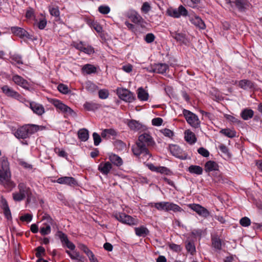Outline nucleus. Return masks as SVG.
<instances>
[{"instance_id": "obj_44", "label": "nucleus", "mask_w": 262, "mask_h": 262, "mask_svg": "<svg viewBox=\"0 0 262 262\" xmlns=\"http://www.w3.org/2000/svg\"><path fill=\"white\" fill-rule=\"evenodd\" d=\"M220 133L230 138H233L236 136V132L229 128L222 129Z\"/></svg>"}, {"instance_id": "obj_38", "label": "nucleus", "mask_w": 262, "mask_h": 262, "mask_svg": "<svg viewBox=\"0 0 262 262\" xmlns=\"http://www.w3.org/2000/svg\"><path fill=\"white\" fill-rule=\"evenodd\" d=\"M36 252L35 253V256L38 258L36 262H48L47 260L41 258V255L45 254V249L43 247H38L36 248Z\"/></svg>"}, {"instance_id": "obj_33", "label": "nucleus", "mask_w": 262, "mask_h": 262, "mask_svg": "<svg viewBox=\"0 0 262 262\" xmlns=\"http://www.w3.org/2000/svg\"><path fill=\"white\" fill-rule=\"evenodd\" d=\"M78 138L83 142L86 141L89 138V130L86 128L80 129L78 131Z\"/></svg>"}, {"instance_id": "obj_2", "label": "nucleus", "mask_w": 262, "mask_h": 262, "mask_svg": "<svg viewBox=\"0 0 262 262\" xmlns=\"http://www.w3.org/2000/svg\"><path fill=\"white\" fill-rule=\"evenodd\" d=\"M18 192L13 193V199L15 202H20L24 200L26 196L32 195V191L30 187L27 186L26 183L20 182L18 186Z\"/></svg>"}, {"instance_id": "obj_36", "label": "nucleus", "mask_w": 262, "mask_h": 262, "mask_svg": "<svg viewBox=\"0 0 262 262\" xmlns=\"http://www.w3.org/2000/svg\"><path fill=\"white\" fill-rule=\"evenodd\" d=\"M148 93L142 87L137 90V97L141 101H147L148 98Z\"/></svg>"}, {"instance_id": "obj_53", "label": "nucleus", "mask_w": 262, "mask_h": 262, "mask_svg": "<svg viewBox=\"0 0 262 262\" xmlns=\"http://www.w3.org/2000/svg\"><path fill=\"white\" fill-rule=\"evenodd\" d=\"M110 10V8L107 6L101 5L98 7L99 12L103 14H107Z\"/></svg>"}, {"instance_id": "obj_8", "label": "nucleus", "mask_w": 262, "mask_h": 262, "mask_svg": "<svg viewBox=\"0 0 262 262\" xmlns=\"http://www.w3.org/2000/svg\"><path fill=\"white\" fill-rule=\"evenodd\" d=\"M168 15L174 17L179 18L181 16H186L188 15V11L182 5H180L178 9L169 8L166 11Z\"/></svg>"}, {"instance_id": "obj_23", "label": "nucleus", "mask_w": 262, "mask_h": 262, "mask_svg": "<svg viewBox=\"0 0 262 262\" xmlns=\"http://www.w3.org/2000/svg\"><path fill=\"white\" fill-rule=\"evenodd\" d=\"M112 168V164L110 162H101L98 166V170L103 174L107 175Z\"/></svg>"}, {"instance_id": "obj_22", "label": "nucleus", "mask_w": 262, "mask_h": 262, "mask_svg": "<svg viewBox=\"0 0 262 262\" xmlns=\"http://www.w3.org/2000/svg\"><path fill=\"white\" fill-rule=\"evenodd\" d=\"M211 239L212 247L217 250H221L224 241L220 238L219 235L217 234L212 235Z\"/></svg>"}, {"instance_id": "obj_30", "label": "nucleus", "mask_w": 262, "mask_h": 262, "mask_svg": "<svg viewBox=\"0 0 262 262\" xmlns=\"http://www.w3.org/2000/svg\"><path fill=\"white\" fill-rule=\"evenodd\" d=\"M185 139L188 143L191 144H194L196 141L195 134L189 129L185 132Z\"/></svg>"}, {"instance_id": "obj_19", "label": "nucleus", "mask_w": 262, "mask_h": 262, "mask_svg": "<svg viewBox=\"0 0 262 262\" xmlns=\"http://www.w3.org/2000/svg\"><path fill=\"white\" fill-rule=\"evenodd\" d=\"M148 168L152 171L159 172L166 175H170L172 174L171 170L168 168L164 166H155L153 164H147Z\"/></svg>"}, {"instance_id": "obj_61", "label": "nucleus", "mask_w": 262, "mask_h": 262, "mask_svg": "<svg viewBox=\"0 0 262 262\" xmlns=\"http://www.w3.org/2000/svg\"><path fill=\"white\" fill-rule=\"evenodd\" d=\"M225 117L227 120L230 121L231 122L237 124L240 123V120L232 115L226 114L225 115Z\"/></svg>"}, {"instance_id": "obj_1", "label": "nucleus", "mask_w": 262, "mask_h": 262, "mask_svg": "<svg viewBox=\"0 0 262 262\" xmlns=\"http://www.w3.org/2000/svg\"><path fill=\"white\" fill-rule=\"evenodd\" d=\"M41 126L32 124H25L17 128L14 135L18 139H25L39 130Z\"/></svg>"}, {"instance_id": "obj_10", "label": "nucleus", "mask_w": 262, "mask_h": 262, "mask_svg": "<svg viewBox=\"0 0 262 262\" xmlns=\"http://www.w3.org/2000/svg\"><path fill=\"white\" fill-rule=\"evenodd\" d=\"M1 90L3 93L7 97L15 99L20 102H22L24 100V98L20 94L7 85L2 86Z\"/></svg>"}, {"instance_id": "obj_46", "label": "nucleus", "mask_w": 262, "mask_h": 262, "mask_svg": "<svg viewBox=\"0 0 262 262\" xmlns=\"http://www.w3.org/2000/svg\"><path fill=\"white\" fill-rule=\"evenodd\" d=\"M97 86L92 82L89 81L85 83V89L90 92H94L97 89Z\"/></svg>"}, {"instance_id": "obj_32", "label": "nucleus", "mask_w": 262, "mask_h": 262, "mask_svg": "<svg viewBox=\"0 0 262 262\" xmlns=\"http://www.w3.org/2000/svg\"><path fill=\"white\" fill-rule=\"evenodd\" d=\"M156 73L163 74L169 70V66L166 63H155Z\"/></svg>"}, {"instance_id": "obj_45", "label": "nucleus", "mask_w": 262, "mask_h": 262, "mask_svg": "<svg viewBox=\"0 0 262 262\" xmlns=\"http://www.w3.org/2000/svg\"><path fill=\"white\" fill-rule=\"evenodd\" d=\"M1 168L2 170L5 171H9V164L7 158L5 157H2L1 159Z\"/></svg>"}, {"instance_id": "obj_14", "label": "nucleus", "mask_w": 262, "mask_h": 262, "mask_svg": "<svg viewBox=\"0 0 262 262\" xmlns=\"http://www.w3.org/2000/svg\"><path fill=\"white\" fill-rule=\"evenodd\" d=\"M227 4H234L237 9L241 11H245L249 6L248 0H226Z\"/></svg>"}, {"instance_id": "obj_7", "label": "nucleus", "mask_w": 262, "mask_h": 262, "mask_svg": "<svg viewBox=\"0 0 262 262\" xmlns=\"http://www.w3.org/2000/svg\"><path fill=\"white\" fill-rule=\"evenodd\" d=\"M115 217L120 222L128 225H136L138 220L124 213H118L114 215Z\"/></svg>"}, {"instance_id": "obj_35", "label": "nucleus", "mask_w": 262, "mask_h": 262, "mask_svg": "<svg viewBox=\"0 0 262 262\" xmlns=\"http://www.w3.org/2000/svg\"><path fill=\"white\" fill-rule=\"evenodd\" d=\"M253 116L254 111L252 110L249 108L244 109L241 113V116L244 120H248L249 119L252 118Z\"/></svg>"}, {"instance_id": "obj_51", "label": "nucleus", "mask_w": 262, "mask_h": 262, "mask_svg": "<svg viewBox=\"0 0 262 262\" xmlns=\"http://www.w3.org/2000/svg\"><path fill=\"white\" fill-rule=\"evenodd\" d=\"M57 89L60 93L63 94H67L69 92L68 86L62 83H60L58 85Z\"/></svg>"}, {"instance_id": "obj_55", "label": "nucleus", "mask_w": 262, "mask_h": 262, "mask_svg": "<svg viewBox=\"0 0 262 262\" xmlns=\"http://www.w3.org/2000/svg\"><path fill=\"white\" fill-rule=\"evenodd\" d=\"M93 138L94 139V144L95 146H98L102 141L100 136L96 132L93 134Z\"/></svg>"}, {"instance_id": "obj_24", "label": "nucleus", "mask_w": 262, "mask_h": 262, "mask_svg": "<svg viewBox=\"0 0 262 262\" xmlns=\"http://www.w3.org/2000/svg\"><path fill=\"white\" fill-rule=\"evenodd\" d=\"M170 33L171 37L177 41L181 43H187V39L185 34L182 33H178L177 32H170Z\"/></svg>"}, {"instance_id": "obj_39", "label": "nucleus", "mask_w": 262, "mask_h": 262, "mask_svg": "<svg viewBox=\"0 0 262 262\" xmlns=\"http://www.w3.org/2000/svg\"><path fill=\"white\" fill-rule=\"evenodd\" d=\"M188 170L191 173L201 175L202 174L203 170L200 166L192 165L188 167Z\"/></svg>"}, {"instance_id": "obj_41", "label": "nucleus", "mask_w": 262, "mask_h": 262, "mask_svg": "<svg viewBox=\"0 0 262 262\" xmlns=\"http://www.w3.org/2000/svg\"><path fill=\"white\" fill-rule=\"evenodd\" d=\"M169 150L170 152L174 156L181 158L180 154H181V149L177 145H170L169 146Z\"/></svg>"}, {"instance_id": "obj_11", "label": "nucleus", "mask_w": 262, "mask_h": 262, "mask_svg": "<svg viewBox=\"0 0 262 262\" xmlns=\"http://www.w3.org/2000/svg\"><path fill=\"white\" fill-rule=\"evenodd\" d=\"M125 16L130 19L135 24H142L144 22L142 17L136 11L129 10L126 12Z\"/></svg>"}, {"instance_id": "obj_3", "label": "nucleus", "mask_w": 262, "mask_h": 262, "mask_svg": "<svg viewBox=\"0 0 262 262\" xmlns=\"http://www.w3.org/2000/svg\"><path fill=\"white\" fill-rule=\"evenodd\" d=\"M132 150L137 157L142 156L143 160H148L151 157L148 147L138 141L132 146Z\"/></svg>"}, {"instance_id": "obj_18", "label": "nucleus", "mask_w": 262, "mask_h": 262, "mask_svg": "<svg viewBox=\"0 0 262 262\" xmlns=\"http://www.w3.org/2000/svg\"><path fill=\"white\" fill-rule=\"evenodd\" d=\"M0 202V206L3 210L5 217L8 220H11V213L7 200L2 196L1 198Z\"/></svg>"}, {"instance_id": "obj_54", "label": "nucleus", "mask_w": 262, "mask_h": 262, "mask_svg": "<svg viewBox=\"0 0 262 262\" xmlns=\"http://www.w3.org/2000/svg\"><path fill=\"white\" fill-rule=\"evenodd\" d=\"M239 223L243 227H248L251 224V221L249 217L245 216L240 220Z\"/></svg>"}, {"instance_id": "obj_50", "label": "nucleus", "mask_w": 262, "mask_h": 262, "mask_svg": "<svg viewBox=\"0 0 262 262\" xmlns=\"http://www.w3.org/2000/svg\"><path fill=\"white\" fill-rule=\"evenodd\" d=\"M54 152L59 156L62 158H65L67 159L68 154L67 153L62 149H60L59 147H55L54 148Z\"/></svg>"}, {"instance_id": "obj_31", "label": "nucleus", "mask_w": 262, "mask_h": 262, "mask_svg": "<svg viewBox=\"0 0 262 262\" xmlns=\"http://www.w3.org/2000/svg\"><path fill=\"white\" fill-rule=\"evenodd\" d=\"M109 160L112 164L118 167L121 166L123 164L122 159L119 156L114 154H111L109 156Z\"/></svg>"}, {"instance_id": "obj_25", "label": "nucleus", "mask_w": 262, "mask_h": 262, "mask_svg": "<svg viewBox=\"0 0 262 262\" xmlns=\"http://www.w3.org/2000/svg\"><path fill=\"white\" fill-rule=\"evenodd\" d=\"M127 125L131 130L134 131L143 129L144 127L139 121L133 119L128 121Z\"/></svg>"}, {"instance_id": "obj_48", "label": "nucleus", "mask_w": 262, "mask_h": 262, "mask_svg": "<svg viewBox=\"0 0 262 262\" xmlns=\"http://www.w3.org/2000/svg\"><path fill=\"white\" fill-rule=\"evenodd\" d=\"M57 235L60 239V241L62 243V245H64V243L69 241L67 235L61 231H58L57 232Z\"/></svg>"}, {"instance_id": "obj_59", "label": "nucleus", "mask_w": 262, "mask_h": 262, "mask_svg": "<svg viewBox=\"0 0 262 262\" xmlns=\"http://www.w3.org/2000/svg\"><path fill=\"white\" fill-rule=\"evenodd\" d=\"M42 220H46L47 222L45 224H52L53 225L54 221L51 216L48 213H45L42 216Z\"/></svg>"}, {"instance_id": "obj_42", "label": "nucleus", "mask_w": 262, "mask_h": 262, "mask_svg": "<svg viewBox=\"0 0 262 262\" xmlns=\"http://www.w3.org/2000/svg\"><path fill=\"white\" fill-rule=\"evenodd\" d=\"M52 224L43 223L42 226L40 228V233L42 235H46L51 233Z\"/></svg>"}, {"instance_id": "obj_17", "label": "nucleus", "mask_w": 262, "mask_h": 262, "mask_svg": "<svg viewBox=\"0 0 262 262\" xmlns=\"http://www.w3.org/2000/svg\"><path fill=\"white\" fill-rule=\"evenodd\" d=\"M56 182L60 184H64L71 186L78 185V183L75 178L71 177H62L57 179Z\"/></svg>"}, {"instance_id": "obj_49", "label": "nucleus", "mask_w": 262, "mask_h": 262, "mask_svg": "<svg viewBox=\"0 0 262 262\" xmlns=\"http://www.w3.org/2000/svg\"><path fill=\"white\" fill-rule=\"evenodd\" d=\"M70 258L73 260H77V262H84V257L80 255L78 252H74Z\"/></svg>"}, {"instance_id": "obj_20", "label": "nucleus", "mask_w": 262, "mask_h": 262, "mask_svg": "<svg viewBox=\"0 0 262 262\" xmlns=\"http://www.w3.org/2000/svg\"><path fill=\"white\" fill-rule=\"evenodd\" d=\"M30 108L34 113L38 116L42 115L45 112V108L42 104L37 103L35 102H29Z\"/></svg>"}, {"instance_id": "obj_28", "label": "nucleus", "mask_w": 262, "mask_h": 262, "mask_svg": "<svg viewBox=\"0 0 262 262\" xmlns=\"http://www.w3.org/2000/svg\"><path fill=\"white\" fill-rule=\"evenodd\" d=\"M238 86L245 90L251 89L254 87V83L248 79L241 80L238 82Z\"/></svg>"}, {"instance_id": "obj_64", "label": "nucleus", "mask_w": 262, "mask_h": 262, "mask_svg": "<svg viewBox=\"0 0 262 262\" xmlns=\"http://www.w3.org/2000/svg\"><path fill=\"white\" fill-rule=\"evenodd\" d=\"M161 132L166 137L171 138L173 136V132L169 129L164 128L161 130Z\"/></svg>"}, {"instance_id": "obj_12", "label": "nucleus", "mask_w": 262, "mask_h": 262, "mask_svg": "<svg viewBox=\"0 0 262 262\" xmlns=\"http://www.w3.org/2000/svg\"><path fill=\"white\" fill-rule=\"evenodd\" d=\"M189 207L196 212L200 216L206 218L210 215L209 211L200 204H192L189 205Z\"/></svg>"}, {"instance_id": "obj_40", "label": "nucleus", "mask_w": 262, "mask_h": 262, "mask_svg": "<svg viewBox=\"0 0 262 262\" xmlns=\"http://www.w3.org/2000/svg\"><path fill=\"white\" fill-rule=\"evenodd\" d=\"M77 247L80 250L82 251L89 258L92 257L94 255L93 252L90 250L85 245L82 243H78L77 244Z\"/></svg>"}, {"instance_id": "obj_4", "label": "nucleus", "mask_w": 262, "mask_h": 262, "mask_svg": "<svg viewBox=\"0 0 262 262\" xmlns=\"http://www.w3.org/2000/svg\"><path fill=\"white\" fill-rule=\"evenodd\" d=\"M149 205L151 207H155L159 211L168 212L172 210L173 212H181L183 211L179 205L169 202H160L158 203H150Z\"/></svg>"}, {"instance_id": "obj_29", "label": "nucleus", "mask_w": 262, "mask_h": 262, "mask_svg": "<svg viewBox=\"0 0 262 262\" xmlns=\"http://www.w3.org/2000/svg\"><path fill=\"white\" fill-rule=\"evenodd\" d=\"M101 105L94 102H86L84 105V108L88 111H95L101 107Z\"/></svg>"}, {"instance_id": "obj_26", "label": "nucleus", "mask_w": 262, "mask_h": 262, "mask_svg": "<svg viewBox=\"0 0 262 262\" xmlns=\"http://www.w3.org/2000/svg\"><path fill=\"white\" fill-rule=\"evenodd\" d=\"M190 22L200 29L204 30L206 28V25L203 20L198 16L192 17L190 19Z\"/></svg>"}, {"instance_id": "obj_16", "label": "nucleus", "mask_w": 262, "mask_h": 262, "mask_svg": "<svg viewBox=\"0 0 262 262\" xmlns=\"http://www.w3.org/2000/svg\"><path fill=\"white\" fill-rule=\"evenodd\" d=\"M12 80L16 84L21 86L24 89H29V83L21 76L16 74L12 76Z\"/></svg>"}, {"instance_id": "obj_21", "label": "nucleus", "mask_w": 262, "mask_h": 262, "mask_svg": "<svg viewBox=\"0 0 262 262\" xmlns=\"http://www.w3.org/2000/svg\"><path fill=\"white\" fill-rule=\"evenodd\" d=\"M10 172L5 171L0 169V184L4 186H10Z\"/></svg>"}, {"instance_id": "obj_58", "label": "nucleus", "mask_w": 262, "mask_h": 262, "mask_svg": "<svg viewBox=\"0 0 262 262\" xmlns=\"http://www.w3.org/2000/svg\"><path fill=\"white\" fill-rule=\"evenodd\" d=\"M219 148L222 152L226 155L228 157H231V155L229 151L228 147L224 144H221L219 145Z\"/></svg>"}, {"instance_id": "obj_27", "label": "nucleus", "mask_w": 262, "mask_h": 262, "mask_svg": "<svg viewBox=\"0 0 262 262\" xmlns=\"http://www.w3.org/2000/svg\"><path fill=\"white\" fill-rule=\"evenodd\" d=\"M219 170L217 163L213 161H208L205 164V170L206 172Z\"/></svg>"}, {"instance_id": "obj_37", "label": "nucleus", "mask_w": 262, "mask_h": 262, "mask_svg": "<svg viewBox=\"0 0 262 262\" xmlns=\"http://www.w3.org/2000/svg\"><path fill=\"white\" fill-rule=\"evenodd\" d=\"M81 71L83 73L91 74L95 73L97 71V69L94 65L86 64L82 67Z\"/></svg>"}, {"instance_id": "obj_62", "label": "nucleus", "mask_w": 262, "mask_h": 262, "mask_svg": "<svg viewBox=\"0 0 262 262\" xmlns=\"http://www.w3.org/2000/svg\"><path fill=\"white\" fill-rule=\"evenodd\" d=\"M26 17L28 19H32L35 17L34 11L33 8H29L26 11Z\"/></svg>"}, {"instance_id": "obj_5", "label": "nucleus", "mask_w": 262, "mask_h": 262, "mask_svg": "<svg viewBox=\"0 0 262 262\" xmlns=\"http://www.w3.org/2000/svg\"><path fill=\"white\" fill-rule=\"evenodd\" d=\"M50 102L62 113L66 115L75 117L76 113L70 107L63 103L60 100L57 99H51Z\"/></svg>"}, {"instance_id": "obj_15", "label": "nucleus", "mask_w": 262, "mask_h": 262, "mask_svg": "<svg viewBox=\"0 0 262 262\" xmlns=\"http://www.w3.org/2000/svg\"><path fill=\"white\" fill-rule=\"evenodd\" d=\"M137 141L142 143V144H144L147 147L152 146L155 144L151 136L147 133H144L140 135Z\"/></svg>"}, {"instance_id": "obj_6", "label": "nucleus", "mask_w": 262, "mask_h": 262, "mask_svg": "<svg viewBox=\"0 0 262 262\" xmlns=\"http://www.w3.org/2000/svg\"><path fill=\"white\" fill-rule=\"evenodd\" d=\"M183 113L187 122L192 127L196 128L200 126L201 122L197 115L185 109L183 110Z\"/></svg>"}, {"instance_id": "obj_9", "label": "nucleus", "mask_w": 262, "mask_h": 262, "mask_svg": "<svg viewBox=\"0 0 262 262\" xmlns=\"http://www.w3.org/2000/svg\"><path fill=\"white\" fill-rule=\"evenodd\" d=\"M117 94L121 100L126 102H132L135 99L134 93L126 89L118 88Z\"/></svg>"}, {"instance_id": "obj_13", "label": "nucleus", "mask_w": 262, "mask_h": 262, "mask_svg": "<svg viewBox=\"0 0 262 262\" xmlns=\"http://www.w3.org/2000/svg\"><path fill=\"white\" fill-rule=\"evenodd\" d=\"M10 30L14 35L18 36L20 38H26L32 39V36L24 28L18 27H12Z\"/></svg>"}, {"instance_id": "obj_57", "label": "nucleus", "mask_w": 262, "mask_h": 262, "mask_svg": "<svg viewBox=\"0 0 262 262\" xmlns=\"http://www.w3.org/2000/svg\"><path fill=\"white\" fill-rule=\"evenodd\" d=\"M49 12L52 16L58 17L60 14L59 10L57 7H49Z\"/></svg>"}, {"instance_id": "obj_43", "label": "nucleus", "mask_w": 262, "mask_h": 262, "mask_svg": "<svg viewBox=\"0 0 262 262\" xmlns=\"http://www.w3.org/2000/svg\"><path fill=\"white\" fill-rule=\"evenodd\" d=\"M185 247L187 252L190 253L192 255L196 252L195 247L194 246L193 242H192L186 241Z\"/></svg>"}, {"instance_id": "obj_47", "label": "nucleus", "mask_w": 262, "mask_h": 262, "mask_svg": "<svg viewBox=\"0 0 262 262\" xmlns=\"http://www.w3.org/2000/svg\"><path fill=\"white\" fill-rule=\"evenodd\" d=\"M12 61L11 62L13 63L14 62H15L16 63L19 64H23V61L22 60V57L21 55L19 54H14L10 57Z\"/></svg>"}, {"instance_id": "obj_52", "label": "nucleus", "mask_w": 262, "mask_h": 262, "mask_svg": "<svg viewBox=\"0 0 262 262\" xmlns=\"http://www.w3.org/2000/svg\"><path fill=\"white\" fill-rule=\"evenodd\" d=\"M99 97L102 99H106L109 95L108 91L105 89H102L98 92Z\"/></svg>"}, {"instance_id": "obj_60", "label": "nucleus", "mask_w": 262, "mask_h": 262, "mask_svg": "<svg viewBox=\"0 0 262 262\" xmlns=\"http://www.w3.org/2000/svg\"><path fill=\"white\" fill-rule=\"evenodd\" d=\"M169 248L174 252H179L182 250L180 245H177L174 243H171L168 245Z\"/></svg>"}, {"instance_id": "obj_34", "label": "nucleus", "mask_w": 262, "mask_h": 262, "mask_svg": "<svg viewBox=\"0 0 262 262\" xmlns=\"http://www.w3.org/2000/svg\"><path fill=\"white\" fill-rule=\"evenodd\" d=\"M135 231L136 234L138 236L145 237L149 233L148 229L144 226L135 228Z\"/></svg>"}, {"instance_id": "obj_56", "label": "nucleus", "mask_w": 262, "mask_h": 262, "mask_svg": "<svg viewBox=\"0 0 262 262\" xmlns=\"http://www.w3.org/2000/svg\"><path fill=\"white\" fill-rule=\"evenodd\" d=\"M155 38L156 37L153 33H147L145 36L144 40L147 43H149L152 42L154 41Z\"/></svg>"}, {"instance_id": "obj_63", "label": "nucleus", "mask_w": 262, "mask_h": 262, "mask_svg": "<svg viewBox=\"0 0 262 262\" xmlns=\"http://www.w3.org/2000/svg\"><path fill=\"white\" fill-rule=\"evenodd\" d=\"M47 20L45 18H42L39 19V22L37 23V27L40 30L43 29L47 25Z\"/></svg>"}]
</instances>
